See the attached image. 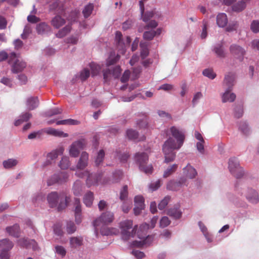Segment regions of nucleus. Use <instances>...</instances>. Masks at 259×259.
<instances>
[{"label":"nucleus","mask_w":259,"mask_h":259,"mask_svg":"<svg viewBox=\"0 0 259 259\" xmlns=\"http://www.w3.org/2000/svg\"><path fill=\"white\" fill-rule=\"evenodd\" d=\"M250 29L254 33L259 32V21L253 20L251 23Z\"/></svg>","instance_id":"56"},{"label":"nucleus","mask_w":259,"mask_h":259,"mask_svg":"<svg viewBox=\"0 0 259 259\" xmlns=\"http://www.w3.org/2000/svg\"><path fill=\"white\" fill-rule=\"evenodd\" d=\"M144 199L143 196L138 195L135 197V205H139L144 206Z\"/></svg>","instance_id":"62"},{"label":"nucleus","mask_w":259,"mask_h":259,"mask_svg":"<svg viewBox=\"0 0 259 259\" xmlns=\"http://www.w3.org/2000/svg\"><path fill=\"white\" fill-rule=\"evenodd\" d=\"M170 197L168 196H165L158 204V208L160 210H162L166 206L170 200Z\"/></svg>","instance_id":"54"},{"label":"nucleus","mask_w":259,"mask_h":259,"mask_svg":"<svg viewBox=\"0 0 259 259\" xmlns=\"http://www.w3.org/2000/svg\"><path fill=\"white\" fill-rule=\"evenodd\" d=\"M227 16L225 13H220L217 16V23L219 27L224 28L228 23Z\"/></svg>","instance_id":"28"},{"label":"nucleus","mask_w":259,"mask_h":259,"mask_svg":"<svg viewBox=\"0 0 259 259\" xmlns=\"http://www.w3.org/2000/svg\"><path fill=\"white\" fill-rule=\"evenodd\" d=\"M64 148L62 146L59 147L56 149L52 151L47 155V161L49 163L50 160H55L59 155L63 154Z\"/></svg>","instance_id":"23"},{"label":"nucleus","mask_w":259,"mask_h":259,"mask_svg":"<svg viewBox=\"0 0 259 259\" xmlns=\"http://www.w3.org/2000/svg\"><path fill=\"white\" fill-rule=\"evenodd\" d=\"M107 225L101 224L99 227L98 229H96L95 227V231L97 232L98 230H100V233L102 235L108 236L112 234H116L117 233V230L115 228H108L107 226Z\"/></svg>","instance_id":"17"},{"label":"nucleus","mask_w":259,"mask_h":259,"mask_svg":"<svg viewBox=\"0 0 259 259\" xmlns=\"http://www.w3.org/2000/svg\"><path fill=\"white\" fill-rule=\"evenodd\" d=\"M147 46V44L144 42H141L140 44V47L141 48V56L142 59L145 58L149 54Z\"/></svg>","instance_id":"50"},{"label":"nucleus","mask_w":259,"mask_h":259,"mask_svg":"<svg viewBox=\"0 0 259 259\" xmlns=\"http://www.w3.org/2000/svg\"><path fill=\"white\" fill-rule=\"evenodd\" d=\"M168 214L175 219H179L181 217L182 212L177 208L170 209L168 211Z\"/></svg>","instance_id":"47"},{"label":"nucleus","mask_w":259,"mask_h":259,"mask_svg":"<svg viewBox=\"0 0 259 259\" xmlns=\"http://www.w3.org/2000/svg\"><path fill=\"white\" fill-rule=\"evenodd\" d=\"M50 30V27L45 23H41L36 26V30L38 33L43 34Z\"/></svg>","instance_id":"43"},{"label":"nucleus","mask_w":259,"mask_h":259,"mask_svg":"<svg viewBox=\"0 0 259 259\" xmlns=\"http://www.w3.org/2000/svg\"><path fill=\"white\" fill-rule=\"evenodd\" d=\"M169 132L176 140L170 137L165 142L163 146L162 150L165 157L164 162L166 163L174 160L176 154L174 150L179 149L181 147L185 139L183 132L176 126L171 127Z\"/></svg>","instance_id":"1"},{"label":"nucleus","mask_w":259,"mask_h":259,"mask_svg":"<svg viewBox=\"0 0 259 259\" xmlns=\"http://www.w3.org/2000/svg\"><path fill=\"white\" fill-rule=\"evenodd\" d=\"M76 230V226L72 222L70 221L67 222L66 228V231L68 234H72L75 232Z\"/></svg>","instance_id":"51"},{"label":"nucleus","mask_w":259,"mask_h":259,"mask_svg":"<svg viewBox=\"0 0 259 259\" xmlns=\"http://www.w3.org/2000/svg\"><path fill=\"white\" fill-rule=\"evenodd\" d=\"M93 9H94V6H93V4H90L89 5H87L84 7V8L82 11L84 17L85 18H88L92 13Z\"/></svg>","instance_id":"49"},{"label":"nucleus","mask_w":259,"mask_h":259,"mask_svg":"<svg viewBox=\"0 0 259 259\" xmlns=\"http://www.w3.org/2000/svg\"><path fill=\"white\" fill-rule=\"evenodd\" d=\"M230 52L234 58L240 61L243 60L246 54V51L244 49L236 44H233L230 46Z\"/></svg>","instance_id":"15"},{"label":"nucleus","mask_w":259,"mask_h":259,"mask_svg":"<svg viewBox=\"0 0 259 259\" xmlns=\"http://www.w3.org/2000/svg\"><path fill=\"white\" fill-rule=\"evenodd\" d=\"M239 130L245 135H248L250 133V128L245 121H241L238 125Z\"/></svg>","instance_id":"40"},{"label":"nucleus","mask_w":259,"mask_h":259,"mask_svg":"<svg viewBox=\"0 0 259 259\" xmlns=\"http://www.w3.org/2000/svg\"><path fill=\"white\" fill-rule=\"evenodd\" d=\"M105 156V152L103 150H100L95 159V164L97 166L99 165L103 161Z\"/></svg>","instance_id":"48"},{"label":"nucleus","mask_w":259,"mask_h":259,"mask_svg":"<svg viewBox=\"0 0 259 259\" xmlns=\"http://www.w3.org/2000/svg\"><path fill=\"white\" fill-rule=\"evenodd\" d=\"M85 145L84 139H80L73 142L69 148V154L71 157L76 158L78 156L80 150L83 149Z\"/></svg>","instance_id":"10"},{"label":"nucleus","mask_w":259,"mask_h":259,"mask_svg":"<svg viewBox=\"0 0 259 259\" xmlns=\"http://www.w3.org/2000/svg\"><path fill=\"white\" fill-rule=\"evenodd\" d=\"M127 196V186L126 185L123 186L120 191V199L121 200H124Z\"/></svg>","instance_id":"64"},{"label":"nucleus","mask_w":259,"mask_h":259,"mask_svg":"<svg viewBox=\"0 0 259 259\" xmlns=\"http://www.w3.org/2000/svg\"><path fill=\"white\" fill-rule=\"evenodd\" d=\"M65 23V20L60 16H55L51 21V24L56 28H59Z\"/></svg>","instance_id":"35"},{"label":"nucleus","mask_w":259,"mask_h":259,"mask_svg":"<svg viewBox=\"0 0 259 259\" xmlns=\"http://www.w3.org/2000/svg\"><path fill=\"white\" fill-rule=\"evenodd\" d=\"M127 137L131 140H135L138 137V133L133 130H128L126 131Z\"/></svg>","instance_id":"57"},{"label":"nucleus","mask_w":259,"mask_h":259,"mask_svg":"<svg viewBox=\"0 0 259 259\" xmlns=\"http://www.w3.org/2000/svg\"><path fill=\"white\" fill-rule=\"evenodd\" d=\"M71 30V27L69 25H66L62 29L60 30L56 34V36L62 38L67 35Z\"/></svg>","instance_id":"45"},{"label":"nucleus","mask_w":259,"mask_h":259,"mask_svg":"<svg viewBox=\"0 0 259 259\" xmlns=\"http://www.w3.org/2000/svg\"><path fill=\"white\" fill-rule=\"evenodd\" d=\"M183 174L184 178L190 179H193L196 177L197 175V172L195 168H194L190 164H188L183 169Z\"/></svg>","instance_id":"16"},{"label":"nucleus","mask_w":259,"mask_h":259,"mask_svg":"<svg viewBox=\"0 0 259 259\" xmlns=\"http://www.w3.org/2000/svg\"><path fill=\"white\" fill-rule=\"evenodd\" d=\"M68 198L63 193H58L56 192H52L49 193L47 196V200L51 207H57L58 210L64 209L68 202Z\"/></svg>","instance_id":"2"},{"label":"nucleus","mask_w":259,"mask_h":259,"mask_svg":"<svg viewBox=\"0 0 259 259\" xmlns=\"http://www.w3.org/2000/svg\"><path fill=\"white\" fill-rule=\"evenodd\" d=\"M19 163L17 159L10 158L3 161V165L6 169H10L16 166Z\"/></svg>","instance_id":"33"},{"label":"nucleus","mask_w":259,"mask_h":259,"mask_svg":"<svg viewBox=\"0 0 259 259\" xmlns=\"http://www.w3.org/2000/svg\"><path fill=\"white\" fill-rule=\"evenodd\" d=\"M170 221L167 217H162L160 221L159 226L161 228H165L170 224Z\"/></svg>","instance_id":"59"},{"label":"nucleus","mask_w":259,"mask_h":259,"mask_svg":"<svg viewBox=\"0 0 259 259\" xmlns=\"http://www.w3.org/2000/svg\"><path fill=\"white\" fill-rule=\"evenodd\" d=\"M18 244L22 247H32L33 250H36L37 248V243L34 240H29L25 238L21 239L18 241Z\"/></svg>","instance_id":"22"},{"label":"nucleus","mask_w":259,"mask_h":259,"mask_svg":"<svg viewBox=\"0 0 259 259\" xmlns=\"http://www.w3.org/2000/svg\"><path fill=\"white\" fill-rule=\"evenodd\" d=\"M121 72V69L120 67V66H116L113 70L112 71H110L109 70H107L105 71H104L103 72V76L104 79L106 80L108 79L109 76L111 74H112V75L115 78H117L119 76L120 73Z\"/></svg>","instance_id":"25"},{"label":"nucleus","mask_w":259,"mask_h":259,"mask_svg":"<svg viewBox=\"0 0 259 259\" xmlns=\"http://www.w3.org/2000/svg\"><path fill=\"white\" fill-rule=\"evenodd\" d=\"M141 70L142 69L140 66L134 67L131 75V79L134 80L138 78L139 77Z\"/></svg>","instance_id":"52"},{"label":"nucleus","mask_w":259,"mask_h":259,"mask_svg":"<svg viewBox=\"0 0 259 259\" xmlns=\"http://www.w3.org/2000/svg\"><path fill=\"white\" fill-rule=\"evenodd\" d=\"M70 162L69 157L66 156H63L59 162V167L62 169H66L70 166Z\"/></svg>","instance_id":"39"},{"label":"nucleus","mask_w":259,"mask_h":259,"mask_svg":"<svg viewBox=\"0 0 259 259\" xmlns=\"http://www.w3.org/2000/svg\"><path fill=\"white\" fill-rule=\"evenodd\" d=\"M239 27V22L237 21H231L226 28L227 32L236 31Z\"/></svg>","instance_id":"44"},{"label":"nucleus","mask_w":259,"mask_h":259,"mask_svg":"<svg viewBox=\"0 0 259 259\" xmlns=\"http://www.w3.org/2000/svg\"><path fill=\"white\" fill-rule=\"evenodd\" d=\"M156 32L154 30L145 31L143 34V37L147 40H151L156 35Z\"/></svg>","instance_id":"53"},{"label":"nucleus","mask_w":259,"mask_h":259,"mask_svg":"<svg viewBox=\"0 0 259 259\" xmlns=\"http://www.w3.org/2000/svg\"><path fill=\"white\" fill-rule=\"evenodd\" d=\"M161 181L158 180L150 184L149 185V188L152 191H155L158 189L161 186Z\"/></svg>","instance_id":"61"},{"label":"nucleus","mask_w":259,"mask_h":259,"mask_svg":"<svg viewBox=\"0 0 259 259\" xmlns=\"http://www.w3.org/2000/svg\"><path fill=\"white\" fill-rule=\"evenodd\" d=\"M178 167V164H172L165 167L163 174V178H166L171 176L177 170Z\"/></svg>","instance_id":"30"},{"label":"nucleus","mask_w":259,"mask_h":259,"mask_svg":"<svg viewBox=\"0 0 259 259\" xmlns=\"http://www.w3.org/2000/svg\"><path fill=\"white\" fill-rule=\"evenodd\" d=\"M62 110L58 108H55L46 112V115L49 116H52L53 115H57L61 113Z\"/></svg>","instance_id":"60"},{"label":"nucleus","mask_w":259,"mask_h":259,"mask_svg":"<svg viewBox=\"0 0 259 259\" xmlns=\"http://www.w3.org/2000/svg\"><path fill=\"white\" fill-rule=\"evenodd\" d=\"M228 167L231 173L237 178H241L244 174L243 170L240 166L239 161L235 157L229 159Z\"/></svg>","instance_id":"7"},{"label":"nucleus","mask_w":259,"mask_h":259,"mask_svg":"<svg viewBox=\"0 0 259 259\" xmlns=\"http://www.w3.org/2000/svg\"><path fill=\"white\" fill-rule=\"evenodd\" d=\"M13 247V243L8 239H3L0 241V247L1 250H9Z\"/></svg>","instance_id":"37"},{"label":"nucleus","mask_w":259,"mask_h":259,"mask_svg":"<svg viewBox=\"0 0 259 259\" xmlns=\"http://www.w3.org/2000/svg\"><path fill=\"white\" fill-rule=\"evenodd\" d=\"M56 252L62 256L65 255L66 251L65 248L62 246L57 245L55 247Z\"/></svg>","instance_id":"63"},{"label":"nucleus","mask_w":259,"mask_h":259,"mask_svg":"<svg viewBox=\"0 0 259 259\" xmlns=\"http://www.w3.org/2000/svg\"><path fill=\"white\" fill-rule=\"evenodd\" d=\"M188 180L186 178L181 177L178 181H170L166 185L167 189L174 191H177L181 190L184 187L187 186Z\"/></svg>","instance_id":"11"},{"label":"nucleus","mask_w":259,"mask_h":259,"mask_svg":"<svg viewBox=\"0 0 259 259\" xmlns=\"http://www.w3.org/2000/svg\"><path fill=\"white\" fill-rule=\"evenodd\" d=\"M94 200V194L91 191L87 192L83 198V202L87 207H91Z\"/></svg>","instance_id":"32"},{"label":"nucleus","mask_w":259,"mask_h":259,"mask_svg":"<svg viewBox=\"0 0 259 259\" xmlns=\"http://www.w3.org/2000/svg\"><path fill=\"white\" fill-rule=\"evenodd\" d=\"M214 51L219 57H224L225 56V52L222 44H217L214 47Z\"/></svg>","instance_id":"46"},{"label":"nucleus","mask_w":259,"mask_h":259,"mask_svg":"<svg viewBox=\"0 0 259 259\" xmlns=\"http://www.w3.org/2000/svg\"><path fill=\"white\" fill-rule=\"evenodd\" d=\"M246 198L251 203L256 204L259 201L257 192L253 189H248L246 194Z\"/></svg>","instance_id":"21"},{"label":"nucleus","mask_w":259,"mask_h":259,"mask_svg":"<svg viewBox=\"0 0 259 259\" xmlns=\"http://www.w3.org/2000/svg\"><path fill=\"white\" fill-rule=\"evenodd\" d=\"M38 104L39 101L37 97H30L26 100V106L30 110H33L36 108Z\"/></svg>","instance_id":"27"},{"label":"nucleus","mask_w":259,"mask_h":259,"mask_svg":"<svg viewBox=\"0 0 259 259\" xmlns=\"http://www.w3.org/2000/svg\"><path fill=\"white\" fill-rule=\"evenodd\" d=\"M147 0H140L139 1V6L142 19L144 22L148 21L152 17L158 18L161 16L158 12H156L155 11H147L144 13V3L147 2Z\"/></svg>","instance_id":"14"},{"label":"nucleus","mask_w":259,"mask_h":259,"mask_svg":"<svg viewBox=\"0 0 259 259\" xmlns=\"http://www.w3.org/2000/svg\"><path fill=\"white\" fill-rule=\"evenodd\" d=\"M83 189V184L79 180L76 181L73 186V192L74 195L78 196L81 194Z\"/></svg>","instance_id":"31"},{"label":"nucleus","mask_w":259,"mask_h":259,"mask_svg":"<svg viewBox=\"0 0 259 259\" xmlns=\"http://www.w3.org/2000/svg\"><path fill=\"white\" fill-rule=\"evenodd\" d=\"M231 90L226 89L225 92L222 94V101L223 103L233 102L236 99L235 94L231 92Z\"/></svg>","instance_id":"24"},{"label":"nucleus","mask_w":259,"mask_h":259,"mask_svg":"<svg viewBox=\"0 0 259 259\" xmlns=\"http://www.w3.org/2000/svg\"><path fill=\"white\" fill-rule=\"evenodd\" d=\"M133 226V221L131 220H125L120 222L119 227L121 230V234L122 238L123 240H127L131 237H133L135 234L138 226H135L131 231V229Z\"/></svg>","instance_id":"5"},{"label":"nucleus","mask_w":259,"mask_h":259,"mask_svg":"<svg viewBox=\"0 0 259 259\" xmlns=\"http://www.w3.org/2000/svg\"><path fill=\"white\" fill-rule=\"evenodd\" d=\"M235 76L234 74L229 73L225 75L223 86L226 89L231 90L232 87L234 85Z\"/></svg>","instance_id":"19"},{"label":"nucleus","mask_w":259,"mask_h":259,"mask_svg":"<svg viewBox=\"0 0 259 259\" xmlns=\"http://www.w3.org/2000/svg\"><path fill=\"white\" fill-rule=\"evenodd\" d=\"M203 74L210 79H213L215 77V74L211 69H206L203 71Z\"/></svg>","instance_id":"58"},{"label":"nucleus","mask_w":259,"mask_h":259,"mask_svg":"<svg viewBox=\"0 0 259 259\" xmlns=\"http://www.w3.org/2000/svg\"><path fill=\"white\" fill-rule=\"evenodd\" d=\"M75 175L79 178H84L87 177V184L89 187L98 185L100 183H105V182L101 181V176L96 174H90L89 171L84 170V171H78L75 173Z\"/></svg>","instance_id":"6"},{"label":"nucleus","mask_w":259,"mask_h":259,"mask_svg":"<svg viewBox=\"0 0 259 259\" xmlns=\"http://www.w3.org/2000/svg\"><path fill=\"white\" fill-rule=\"evenodd\" d=\"M45 132L48 135H51L56 137H67L68 134L65 133L59 130H56L52 127H49L45 129Z\"/></svg>","instance_id":"26"},{"label":"nucleus","mask_w":259,"mask_h":259,"mask_svg":"<svg viewBox=\"0 0 259 259\" xmlns=\"http://www.w3.org/2000/svg\"><path fill=\"white\" fill-rule=\"evenodd\" d=\"M31 117V114L29 113H25L22 114L18 119L15 121V125L18 126L21 124L22 122L26 121L30 119Z\"/></svg>","instance_id":"41"},{"label":"nucleus","mask_w":259,"mask_h":259,"mask_svg":"<svg viewBox=\"0 0 259 259\" xmlns=\"http://www.w3.org/2000/svg\"><path fill=\"white\" fill-rule=\"evenodd\" d=\"M9 63L10 64H13L12 66V71L13 73L20 72L26 67L25 62L19 60L15 53L10 54L9 57Z\"/></svg>","instance_id":"8"},{"label":"nucleus","mask_w":259,"mask_h":259,"mask_svg":"<svg viewBox=\"0 0 259 259\" xmlns=\"http://www.w3.org/2000/svg\"><path fill=\"white\" fill-rule=\"evenodd\" d=\"M68 177L69 174L67 172H60L54 174L48 180V185L51 186L57 183L60 184L65 183L67 181Z\"/></svg>","instance_id":"13"},{"label":"nucleus","mask_w":259,"mask_h":259,"mask_svg":"<svg viewBox=\"0 0 259 259\" xmlns=\"http://www.w3.org/2000/svg\"><path fill=\"white\" fill-rule=\"evenodd\" d=\"M246 7V5L244 2L239 1L238 3L233 5L232 7V10L234 12H240L242 11Z\"/></svg>","instance_id":"42"},{"label":"nucleus","mask_w":259,"mask_h":259,"mask_svg":"<svg viewBox=\"0 0 259 259\" xmlns=\"http://www.w3.org/2000/svg\"><path fill=\"white\" fill-rule=\"evenodd\" d=\"M93 76L97 75L101 70V66L100 64L92 62L89 65Z\"/></svg>","instance_id":"36"},{"label":"nucleus","mask_w":259,"mask_h":259,"mask_svg":"<svg viewBox=\"0 0 259 259\" xmlns=\"http://www.w3.org/2000/svg\"><path fill=\"white\" fill-rule=\"evenodd\" d=\"M90 75V70L88 68H84L80 73L79 77L82 81L86 80Z\"/></svg>","instance_id":"55"},{"label":"nucleus","mask_w":259,"mask_h":259,"mask_svg":"<svg viewBox=\"0 0 259 259\" xmlns=\"http://www.w3.org/2000/svg\"><path fill=\"white\" fill-rule=\"evenodd\" d=\"M83 238L80 236L72 237L69 239L70 246L72 248H76L82 245Z\"/></svg>","instance_id":"29"},{"label":"nucleus","mask_w":259,"mask_h":259,"mask_svg":"<svg viewBox=\"0 0 259 259\" xmlns=\"http://www.w3.org/2000/svg\"><path fill=\"white\" fill-rule=\"evenodd\" d=\"M114 219V214L112 212L107 211L103 212L101 215L94 222V225L98 229V227L101 225H109L111 223Z\"/></svg>","instance_id":"9"},{"label":"nucleus","mask_w":259,"mask_h":259,"mask_svg":"<svg viewBox=\"0 0 259 259\" xmlns=\"http://www.w3.org/2000/svg\"><path fill=\"white\" fill-rule=\"evenodd\" d=\"M89 161V154L86 152H82L76 165V168L83 169L87 166Z\"/></svg>","instance_id":"18"},{"label":"nucleus","mask_w":259,"mask_h":259,"mask_svg":"<svg viewBox=\"0 0 259 259\" xmlns=\"http://www.w3.org/2000/svg\"><path fill=\"white\" fill-rule=\"evenodd\" d=\"M119 59V56L116 55L114 52H111L107 59L106 65L107 66L111 65L117 62Z\"/></svg>","instance_id":"38"},{"label":"nucleus","mask_w":259,"mask_h":259,"mask_svg":"<svg viewBox=\"0 0 259 259\" xmlns=\"http://www.w3.org/2000/svg\"><path fill=\"white\" fill-rule=\"evenodd\" d=\"M7 232L9 235L14 237H18L20 233L19 226L15 224L12 227H8L6 228Z\"/></svg>","instance_id":"34"},{"label":"nucleus","mask_w":259,"mask_h":259,"mask_svg":"<svg viewBox=\"0 0 259 259\" xmlns=\"http://www.w3.org/2000/svg\"><path fill=\"white\" fill-rule=\"evenodd\" d=\"M150 229L149 225L147 223L142 224L137 232V235L140 241H135L133 243L134 246L141 247L145 245H149L152 241V237L148 236L146 237L147 231Z\"/></svg>","instance_id":"3"},{"label":"nucleus","mask_w":259,"mask_h":259,"mask_svg":"<svg viewBox=\"0 0 259 259\" xmlns=\"http://www.w3.org/2000/svg\"><path fill=\"white\" fill-rule=\"evenodd\" d=\"M74 205L75 206V218L77 224H79L81 222V208L80 200L78 198H75L74 200Z\"/></svg>","instance_id":"20"},{"label":"nucleus","mask_w":259,"mask_h":259,"mask_svg":"<svg viewBox=\"0 0 259 259\" xmlns=\"http://www.w3.org/2000/svg\"><path fill=\"white\" fill-rule=\"evenodd\" d=\"M122 34L119 31H116L115 34V41L117 45V49L119 53L124 54L125 51V48L131 42V38L129 36H127L126 40L123 41L122 38Z\"/></svg>","instance_id":"12"},{"label":"nucleus","mask_w":259,"mask_h":259,"mask_svg":"<svg viewBox=\"0 0 259 259\" xmlns=\"http://www.w3.org/2000/svg\"><path fill=\"white\" fill-rule=\"evenodd\" d=\"M135 159L139 165L141 171L144 172L146 174H151L153 172V168L151 164L146 165L148 160V156L145 152H138L135 156Z\"/></svg>","instance_id":"4"}]
</instances>
